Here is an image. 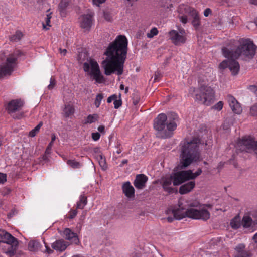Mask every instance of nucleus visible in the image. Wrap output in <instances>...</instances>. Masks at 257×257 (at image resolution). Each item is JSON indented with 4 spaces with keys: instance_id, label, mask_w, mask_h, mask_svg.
Masks as SVG:
<instances>
[{
    "instance_id": "de8ad7c7",
    "label": "nucleus",
    "mask_w": 257,
    "mask_h": 257,
    "mask_svg": "<svg viewBox=\"0 0 257 257\" xmlns=\"http://www.w3.org/2000/svg\"><path fill=\"white\" fill-rule=\"evenodd\" d=\"M6 174L0 173V183L3 184L7 181Z\"/></svg>"
},
{
    "instance_id": "1a4fd4ad",
    "label": "nucleus",
    "mask_w": 257,
    "mask_h": 257,
    "mask_svg": "<svg viewBox=\"0 0 257 257\" xmlns=\"http://www.w3.org/2000/svg\"><path fill=\"white\" fill-rule=\"evenodd\" d=\"M18 57V53L9 55L6 62L0 66V78L11 75L17 65Z\"/></svg>"
},
{
    "instance_id": "4c0bfd02",
    "label": "nucleus",
    "mask_w": 257,
    "mask_h": 257,
    "mask_svg": "<svg viewBox=\"0 0 257 257\" xmlns=\"http://www.w3.org/2000/svg\"><path fill=\"white\" fill-rule=\"evenodd\" d=\"M114 107L115 109H118L122 105V101L120 98V95H119V98L117 97V98L115 99L113 102Z\"/></svg>"
},
{
    "instance_id": "58836bf2",
    "label": "nucleus",
    "mask_w": 257,
    "mask_h": 257,
    "mask_svg": "<svg viewBox=\"0 0 257 257\" xmlns=\"http://www.w3.org/2000/svg\"><path fill=\"white\" fill-rule=\"evenodd\" d=\"M158 33V31L156 28H152L149 33L147 34V37L148 38H152L154 36L157 35Z\"/></svg>"
},
{
    "instance_id": "338daca9",
    "label": "nucleus",
    "mask_w": 257,
    "mask_h": 257,
    "mask_svg": "<svg viewBox=\"0 0 257 257\" xmlns=\"http://www.w3.org/2000/svg\"><path fill=\"white\" fill-rule=\"evenodd\" d=\"M60 52L61 54L65 55L67 52V50L65 49H60Z\"/></svg>"
},
{
    "instance_id": "6e6552de",
    "label": "nucleus",
    "mask_w": 257,
    "mask_h": 257,
    "mask_svg": "<svg viewBox=\"0 0 257 257\" xmlns=\"http://www.w3.org/2000/svg\"><path fill=\"white\" fill-rule=\"evenodd\" d=\"M202 172L201 168L198 169L195 173H193L191 170L177 172L173 175V185L178 186L185 181L194 179L199 176Z\"/></svg>"
},
{
    "instance_id": "4be33fe9",
    "label": "nucleus",
    "mask_w": 257,
    "mask_h": 257,
    "mask_svg": "<svg viewBox=\"0 0 257 257\" xmlns=\"http://www.w3.org/2000/svg\"><path fill=\"white\" fill-rule=\"evenodd\" d=\"M195 182L194 181H190L181 185L179 188V193L185 194L190 192L195 187Z\"/></svg>"
},
{
    "instance_id": "2f4dec72",
    "label": "nucleus",
    "mask_w": 257,
    "mask_h": 257,
    "mask_svg": "<svg viewBox=\"0 0 257 257\" xmlns=\"http://www.w3.org/2000/svg\"><path fill=\"white\" fill-rule=\"evenodd\" d=\"M67 163L68 165L74 169L80 168L81 167V164L74 160H68L67 161Z\"/></svg>"
},
{
    "instance_id": "b1692460",
    "label": "nucleus",
    "mask_w": 257,
    "mask_h": 257,
    "mask_svg": "<svg viewBox=\"0 0 257 257\" xmlns=\"http://www.w3.org/2000/svg\"><path fill=\"white\" fill-rule=\"evenodd\" d=\"M254 222L250 216L246 215L243 217L241 224L244 228H247L251 227Z\"/></svg>"
},
{
    "instance_id": "3c124183",
    "label": "nucleus",
    "mask_w": 257,
    "mask_h": 257,
    "mask_svg": "<svg viewBox=\"0 0 257 257\" xmlns=\"http://www.w3.org/2000/svg\"><path fill=\"white\" fill-rule=\"evenodd\" d=\"M11 190L9 188H5L3 189V190L2 191V194L4 196H6L8 195L10 192Z\"/></svg>"
},
{
    "instance_id": "a19ab883",
    "label": "nucleus",
    "mask_w": 257,
    "mask_h": 257,
    "mask_svg": "<svg viewBox=\"0 0 257 257\" xmlns=\"http://www.w3.org/2000/svg\"><path fill=\"white\" fill-rule=\"evenodd\" d=\"M133 103L134 105H137L140 101V97L137 94H134L133 96Z\"/></svg>"
},
{
    "instance_id": "13d9d810",
    "label": "nucleus",
    "mask_w": 257,
    "mask_h": 257,
    "mask_svg": "<svg viewBox=\"0 0 257 257\" xmlns=\"http://www.w3.org/2000/svg\"><path fill=\"white\" fill-rule=\"evenodd\" d=\"M211 13V10L209 8L206 9L204 11V15L205 17H208Z\"/></svg>"
},
{
    "instance_id": "39448f33",
    "label": "nucleus",
    "mask_w": 257,
    "mask_h": 257,
    "mask_svg": "<svg viewBox=\"0 0 257 257\" xmlns=\"http://www.w3.org/2000/svg\"><path fill=\"white\" fill-rule=\"evenodd\" d=\"M199 140L197 138H194L189 142H184L180 149L178 169H185L193 162H196L199 160Z\"/></svg>"
},
{
    "instance_id": "0e129e2a",
    "label": "nucleus",
    "mask_w": 257,
    "mask_h": 257,
    "mask_svg": "<svg viewBox=\"0 0 257 257\" xmlns=\"http://www.w3.org/2000/svg\"><path fill=\"white\" fill-rule=\"evenodd\" d=\"M252 217L254 219V221L255 222V224H257V212H255L253 214H252Z\"/></svg>"
},
{
    "instance_id": "473e14b6",
    "label": "nucleus",
    "mask_w": 257,
    "mask_h": 257,
    "mask_svg": "<svg viewBox=\"0 0 257 257\" xmlns=\"http://www.w3.org/2000/svg\"><path fill=\"white\" fill-rule=\"evenodd\" d=\"M103 98L104 94L102 93H99L96 95L94 104L97 108L99 107L100 105L101 101Z\"/></svg>"
},
{
    "instance_id": "7ed1b4c3",
    "label": "nucleus",
    "mask_w": 257,
    "mask_h": 257,
    "mask_svg": "<svg viewBox=\"0 0 257 257\" xmlns=\"http://www.w3.org/2000/svg\"><path fill=\"white\" fill-rule=\"evenodd\" d=\"M166 214L168 216L167 220L169 222H172L174 219L180 220L186 217L205 221L210 216L209 211L205 208L197 209L191 208L185 210L180 204H179L178 207L169 208L166 211Z\"/></svg>"
},
{
    "instance_id": "8fccbe9b",
    "label": "nucleus",
    "mask_w": 257,
    "mask_h": 257,
    "mask_svg": "<svg viewBox=\"0 0 257 257\" xmlns=\"http://www.w3.org/2000/svg\"><path fill=\"white\" fill-rule=\"evenodd\" d=\"M100 137V135L99 133H93L92 134V138L94 141H97L99 139Z\"/></svg>"
},
{
    "instance_id": "864d4df0",
    "label": "nucleus",
    "mask_w": 257,
    "mask_h": 257,
    "mask_svg": "<svg viewBox=\"0 0 257 257\" xmlns=\"http://www.w3.org/2000/svg\"><path fill=\"white\" fill-rule=\"evenodd\" d=\"M179 19L180 21L183 24H186L187 22V17L186 16H181L179 17Z\"/></svg>"
},
{
    "instance_id": "49530a36",
    "label": "nucleus",
    "mask_w": 257,
    "mask_h": 257,
    "mask_svg": "<svg viewBox=\"0 0 257 257\" xmlns=\"http://www.w3.org/2000/svg\"><path fill=\"white\" fill-rule=\"evenodd\" d=\"M55 85V79L51 77L50 81V84L48 85V88L49 89H52Z\"/></svg>"
},
{
    "instance_id": "0eeeda50",
    "label": "nucleus",
    "mask_w": 257,
    "mask_h": 257,
    "mask_svg": "<svg viewBox=\"0 0 257 257\" xmlns=\"http://www.w3.org/2000/svg\"><path fill=\"white\" fill-rule=\"evenodd\" d=\"M83 69L85 72H87L88 75L96 81V82L101 83L104 81V77L95 60L90 59L89 62H85L83 64Z\"/></svg>"
},
{
    "instance_id": "37998d69",
    "label": "nucleus",
    "mask_w": 257,
    "mask_h": 257,
    "mask_svg": "<svg viewBox=\"0 0 257 257\" xmlns=\"http://www.w3.org/2000/svg\"><path fill=\"white\" fill-rule=\"evenodd\" d=\"M77 211L75 210H71L69 212L68 218L70 219H73L77 215Z\"/></svg>"
},
{
    "instance_id": "9b49d317",
    "label": "nucleus",
    "mask_w": 257,
    "mask_h": 257,
    "mask_svg": "<svg viewBox=\"0 0 257 257\" xmlns=\"http://www.w3.org/2000/svg\"><path fill=\"white\" fill-rule=\"evenodd\" d=\"M24 105V102L21 99H15L11 101L8 104L7 109L9 114L14 119H21L23 116V113L15 114V112L19 111Z\"/></svg>"
},
{
    "instance_id": "72a5a7b5",
    "label": "nucleus",
    "mask_w": 257,
    "mask_h": 257,
    "mask_svg": "<svg viewBox=\"0 0 257 257\" xmlns=\"http://www.w3.org/2000/svg\"><path fill=\"white\" fill-rule=\"evenodd\" d=\"M98 118V115L96 114L93 115H89L85 121V123H92L95 122Z\"/></svg>"
},
{
    "instance_id": "f3484780",
    "label": "nucleus",
    "mask_w": 257,
    "mask_h": 257,
    "mask_svg": "<svg viewBox=\"0 0 257 257\" xmlns=\"http://www.w3.org/2000/svg\"><path fill=\"white\" fill-rule=\"evenodd\" d=\"M148 177L144 174H139L136 177L134 181L135 187L138 189H143L146 186Z\"/></svg>"
},
{
    "instance_id": "dca6fc26",
    "label": "nucleus",
    "mask_w": 257,
    "mask_h": 257,
    "mask_svg": "<svg viewBox=\"0 0 257 257\" xmlns=\"http://www.w3.org/2000/svg\"><path fill=\"white\" fill-rule=\"evenodd\" d=\"M227 99L232 111L236 114H240L242 111V107L236 99L231 95H228Z\"/></svg>"
},
{
    "instance_id": "f704fd0d",
    "label": "nucleus",
    "mask_w": 257,
    "mask_h": 257,
    "mask_svg": "<svg viewBox=\"0 0 257 257\" xmlns=\"http://www.w3.org/2000/svg\"><path fill=\"white\" fill-rule=\"evenodd\" d=\"M51 18V13L47 14V16L45 18L46 24H45L44 23H43V27L44 29H45L46 30L49 29V28H47V26H48V27L51 26V25H50Z\"/></svg>"
},
{
    "instance_id": "412c9836",
    "label": "nucleus",
    "mask_w": 257,
    "mask_h": 257,
    "mask_svg": "<svg viewBox=\"0 0 257 257\" xmlns=\"http://www.w3.org/2000/svg\"><path fill=\"white\" fill-rule=\"evenodd\" d=\"M172 182L173 183V176L165 178L163 180L162 187L164 190L169 193H172L173 191V188L171 186Z\"/></svg>"
},
{
    "instance_id": "052dcab7",
    "label": "nucleus",
    "mask_w": 257,
    "mask_h": 257,
    "mask_svg": "<svg viewBox=\"0 0 257 257\" xmlns=\"http://www.w3.org/2000/svg\"><path fill=\"white\" fill-rule=\"evenodd\" d=\"M98 130L99 132L104 133L105 130V127L104 125H100L98 127Z\"/></svg>"
},
{
    "instance_id": "f257e3e1",
    "label": "nucleus",
    "mask_w": 257,
    "mask_h": 257,
    "mask_svg": "<svg viewBox=\"0 0 257 257\" xmlns=\"http://www.w3.org/2000/svg\"><path fill=\"white\" fill-rule=\"evenodd\" d=\"M127 45V39L124 35H118L114 41L110 43L104 53L106 58L102 63L106 75L115 73L119 76L123 74Z\"/></svg>"
},
{
    "instance_id": "a878e982",
    "label": "nucleus",
    "mask_w": 257,
    "mask_h": 257,
    "mask_svg": "<svg viewBox=\"0 0 257 257\" xmlns=\"http://www.w3.org/2000/svg\"><path fill=\"white\" fill-rule=\"evenodd\" d=\"M87 203V200L86 196L84 195H81L79 197V200L77 203V209H82Z\"/></svg>"
},
{
    "instance_id": "c756f323",
    "label": "nucleus",
    "mask_w": 257,
    "mask_h": 257,
    "mask_svg": "<svg viewBox=\"0 0 257 257\" xmlns=\"http://www.w3.org/2000/svg\"><path fill=\"white\" fill-rule=\"evenodd\" d=\"M23 35L20 31H17L15 34L10 37V40L12 42H18L21 40Z\"/></svg>"
},
{
    "instance_id": "c03bdc74",
    "label": "nucleus",
    "mask_w": 257,
    "mask_h": 257,
    "mask_svg": "<svg viewBox=\"0 0 257 257\" xmlns=\"http://www.w3.org/2000/svg\"><path fill=\"white\" fill-rule=\"evenodd\" d=\"M115 148L116 149L115 152L117 154H119L122 151V148L121 147V145L118 142H117V143H116V145L115 146Z\"/></svg>"
},
{
    "instance_id": "6ab92c4d",
    "label": "nucleus",
    "mask_w": 257,
    "mask_h": 257,
    "mask_svg": "<svg viewBox=\"0 0 257 257\" xmlns=\"http://www.w3.org/2000/svg\"><path fill=\"white\" fill-rule=\"evenodd\" d=\"M123 193L126 197L132 198L135 196V189L129 181L124 183L122 186Z\"/></svg>"
},
{
    "instance_id": "f03ea898",
    "label": "nucleus",
    "mask_w": 257,
    "mask_h": 257,
    "mask_svg": "<svg viewBox=\"0 0 257 257\" xmlns=\"http://www.w3.org/2000/svg\"><path fill=\"white\" fill-rule=\"evenodd\" d=\"M256 48L253 42L247 39L242 41L234 51H231L225 47L222 48L223 55L228 59L223 61L220 64L219 67L221 69L228 67L232 75L237 74L240 66L238 62L235 60L240 56L243 59L252 58L255 55Z\"/></svg>"
},
{
    "instance_id": "393cba45",
    "label": "nucleus",
    "mask_w": 257,
    "mask_h": 257,
    "mask_svg": "<svg viewBox=\"0 0 257 257\" xmlns=\"http://www.w3.org/2000/svg\"><path fill=\"white\" fill-rule=\"evenodd\" d=\"M41 246L40 243L37 241H30L28 243V249L31 251H37Z\"/></svg>"
},
{
    "instance_id": "79ce46f5",
    "label": "nucleus",
    "mask_w": 257,
    "mask_h": 257,
    "mask_svg": "<svg viewBox=\"0 0 257 257\" xmlns=\"http://www.w3.org/2000/svg\"><path fill=\"white\" fill-rule=\"evenodd\" d=\"M192 24L195 28H198L200 25V18H197L193 19Z\"/></svg>"
},
{
    "instance_id": "7c9ffc66",
    "label": "nucleus",
    "mask_w": 257,
    "mask_h": 257,
    "mask_svg": "<svg viewBox=\"0 0 257 257\" xmlns=\"http://www.w3.org/2000/svg\"><path fill=\"white\" fill-rule=\"evenodd\" d=\"M43 125V122L42 121L40 122L39 124L34 127L33 130H32L30 132L29 136L31 137H35L36 134L39 132L40 128Z\"/></svg>"
},
{
    "instance_id": "20e7f679",
    "label": "nucleus",
    "mask_w": 257,
    "mask_h": 257,
    "mask_svg": "<svg viewBox=\"0 0 257 257\" xmlns=\"http://www.w3.org/2000/svg\"><path fill=\"white\" fill-rule=\"evenodd\" d=\"M178 116L174 112L168 116L164 113L159 114L155 119L154 127L157 131L156 135L158 138L166 139L173 136V131L177 127Z\"/></svg>"
},
{
    "instance_id": "2eb2a0df",
    "label": "nucleus",
    "mask_w": 257,
    "mask_h": 257,
    "mask_svg": "<svg viewBox=\"0 0 257 257\" xmlns=\"http://www.w3.org/2000/svg\"><path fill=\"white\" fill-rule=\"evenodd\" d=\"M93 13H89L81 16L80 18L81 27L86 30H89L92 25Z\"/></svg>"
},
{
    "instance_id": "ddd939ff",
    "label": "nucleus",
    "mask_w": 257,
    "mask_h": 257,
    "mask_svg": "<svg viewBox=\"0 0 257 257\" xmlns=\"http://www.w3.org/2000/svg\"><path fill=\"white\" fill-rule=\"evenodd\" d=\"M169 36L171 42L176 46H180L185 43L186 41L185 33L183 30L179 31L172 30L169 32Z\"/></svg>"
},
{
    "instance_id": "4d7b16f0",
    "label": "nucleus",
    "mask_w": 257,
    "mask_h": 257,
    "mask_svg": "<svg viewBox=\"0 0 257 257\" xmlns=\"http://www.w3.org/2000/svg\"><path fill=\"white\" fill-rule=\"evenodd\" d=\"M252 152H254L257 157V141L255 140L252 147Z\"/></svg>"
},
{
    "instance_id": "5fc2aeb1",
    "label": "nucleus",
    "mask_w": 257,
    "mask_h": 257,
    "mask_svg": "<svg viewBox=\"0 0 257 257\" xmlns=\"http://www.w3.org/2000/svg\"><path fill=\"white\" fill-rule=\"evenodd\" d=\"M106 0H93V4L97 6H99L100 4L104 3Z\"/></svg>"
},
{
    "instance_id": "680f3d73",
    "label": "nucleus",
    "mask_w": 257,
    "mask_h": 257,
    "mask_svg": "<svg viewBox=\"0 0 257 257\" xmlns=\"http://www.w3.org/2000/svg\"><path fill=\"white\" fill-rule=\"evenodd\" d=\"M160 75V73L159 72H157L155 74L154 76V81H157L158 80V79Z\"/></svg>"
},
{
    "instance_id": "c9c22d12",
    "label": "nucleus",
    "mask_w": 257,
    "mask_h": 257,
    "mask_svg": "<svg viewBox=\"0 0 257 257\" xmlns=\"http://www.w3.org/2000/svg\"><path fill=\"white\" fill-rule=\"evenodd\" d=\"M250 114L252 116H257V103L250 107Z\"/></svg>"
},
{
    "instance_id": "5701e85b",
    "label": "nucleus",
    "mask_w": 257,
    "mask_h": 257,
    "mask_svg": "<svg viewBox=\"0 0 257 257\" xmlns=\"http://www.w3.org/2000/svg\"><path fill=\"white\" fill-rule=\"evenodd\" d=\"M70 0H61L58 6V11L62 17L66 15V9L68 6Z\"/></svg>"
},
{
    "instance_id": "603ef678",
    "label": "nucleus",
    "mask_w": 257,
    "mask_h": 257,
    "mask_svg": "<svg viewBox=\"0 0 257 257\" xmlns=\"http://www.w3.org/2000/svg\"><path fill=\"white\" fill-rule=\"evenodd\" d=\"M116 98L117 95L116 94L112 95L107 98V102L109 103H111L112 101H114Z\"/></svg>"
},
{
    "instance_id": "09e8293b",
    "label": "nucleus",
    "mask_w": 257,
    "mask_h": 257,
    "mask_svg": "<svg viewBox=\"0 0 257 257\" xmlns=\"http://www.w3.org/2000/svg\"><path fill=\"white\" fill-rule=\"evenodd\" d=\"M50 154L46 153L45 152L44 154L42 157V159L45 163L49 162V155Z\"/></svg>"
},
{
    "instance_id": "aec40b11",
    "label": "nucleus",
    "mask_w": 257,
    "mask_h": 257,
    "mask_svg": "<svg viewBox=\"0 0 257 257\" xmlns=\"http://www.w3.org/2000/svg\"><path fill=\"white\" fill-rule=\"evenodd\" d=\"M69 245V243L63 239H59L55 241L52 244V247L57 250L62 252L66 249Z\"/></svg>"
},
{
    "instance_id": "c85d7f7f",
    "label": "nucleus",
    "mask_w": 257,
    "mask_h": 257,
    "mask_svg": "<svg viewBox=\"0 0 257 257\" xmlns=\"http://www.w3.org/2000/svg\"><path fill=\"white\" fill-rule=\"evenodd\" d=\"M97 159L102 169L103 170H106L107 168V166L106 165L105 159L103 157L102 154H99V156L97 157Z\"/></svg>"
},
{
    "instance_id": "bf43d9fd",
    "label": "nucleus",
    "mask_w": 257,
    "mask_h": 257,
    "mask_svg": "<svg viewBox=\"0 0 257 257\" xmlns=\"http://www.w3.org/2000/svg\"><path fill=\"white\" fill-rule=\"evenodd\" d=\"M94 152L95 153L96 157L99 156V154H102L99 148H96L94 149Z\"/></svg>"
},
{
    "instance_id": "a211bd4d",
    "label": "nucleus",
    "mask_w": 257,
    "mask_h": 257,
    "mask_svg": "<svg viewBox=\"0 0 257 257\" xmlns=\"http://www.w3.org/2000/svg\"><path fill=\"white\" fill-rule=\"evenodd\" d=\"M63 234L65 239L69 240L71 243L77 244L79 242L76 233L72 231L69 228H66L63 232Z\"/></svg>"
},
{
    "instance_id": "423d86ee",
    "label": "nucleus",
    "mask_w": 257,
    "mask_h": 257,
    "mask_svg": "<svg viewBox=\"0 0 257 257\" xmlns=\"http://www.w3.org/2000/svg\"><path fill=\"white\" fill-rule=\"evenodd\" d=\"M189 93L195 102L206 106L211 105L215 99V91L210 86L205 84L197 88H190Z\"/></svg>"
},
{
    "instance_id": "e433bc0d",
    "label": "nucleus",
    "mask_w": 257,
    "mask_h": 257,
    "mask_svg": "<svg viewBox=\"0 0 257 257\" xmlns=\"http://www.w3.org/2000/svg\"><path fill=\"white\" fill-rule=\"evenodd\" d=\"M189 16L191 17L193 19L195 18H199L198 12L194 9L191 8L189 10Z\"/></svg>"
},
{
    "instance_id": "69168bd1",
    "label": "nucleus",
    "mask_w": 257,
    "mask_h": 257,
    "mask_svg": "<svg viewBox=\"0 0 257 257\" xmlns=\"http://www.w3.org/2000/svg\"><path fill=\"white\" fill-rule=\"evenodd\" d=\"M56 140V136L54 134H52L51 135V141L50 143H52L53 144L54 141Z\"/></svg>"
},
{
    "instance_id": "4468645a",
    "label": "nucleus",
    "mask_w": 257,
    "mask_h": 257,
    "mask_svg": "<svg viewBox=\"0 0 257 257\" xmlns=\"http://www.w3.org/2000/svg\"><path fill=\"white\" fill-rule=\"evenodd\" d=\"M234 257H252V253L244 244L240 243L234 248Z\"/></svg>"
},
{
    "instance_id": "ea45409f",
    "label": "nucleus",
    "mask_w": 257,
    "mask_h": 257,
    "mask_svg": "<svg viewBox=\"0 0 257 257\" xmlns=\"http://www.w3.org/2000/svg\"><path fill=\"white\" fill-rule=\"evenodd\" d=\"M223 106V103L222 101H219L215 105L213 106V108L218 111L221 110Z\"/></svg>"
},
{
    "instance_id": "774afa93",
    "label": "nucleus",
    "mask_w": 257,
    "mask_h": 257,
    "mask_svg": "<svg viewBox=\"0 0 257 257\" xmlns=\"http://www.w3.org/2000/svg\"><path fill=\"white\" fill-rule=\"evenodd\" d=\"M252 239L257 243V232L253 236Z\"/></svg>"
},
{
    "instance_id": "f8f14e48",
    "label": "nucleus",
    "mask_w": 257,
    "mask_h": 257,
    "mask_svg": "<svg viewBox=\"0 0 257 257\" xmlns=\"http://www.w3.org/2000/svg\"><path fill=\"white\" fill-rule=\"evenodd\" d=\"M255 139L250 136H245L239 140L236 144V149L240 152H252V147Z\"/></svg>"
},
{
    "instance_id": "cd10ccee",
    "label": "nucleus",
    "mask_w": 257,
    "mask_h": 257,
    "mask_svg": "<svg viewBox=\"0 0 257 257\" xmlns=\"http://www.w3.org/2000/svg\"><path fill=\"white\" fill-rule=\"evenodd\" d=\"M240 219L239 216L234 217L230 221V225L233 229H238L241 226Z\"/></svg>"
},
{
    "instance_id": "bb28decb",
    "label": "nucleus",
    "mask_w": 257,
    "mask_h": 257,
    "mask_svg": "<svg viewBox=\"0 0 257 257\" xmlns=\"http://www.w3.org/2000/svg\"><path fill=\"white\" fill-rule=\"evenodd\" d=\"M63 112L65 116L67 117L74 113V108L73 106L70 104L65 105Z\"/></svg>"
},
{
    "instance_id": "e2e57ef3",
    "label": "nucleus",
    "mask_w": 257,
    "mask_h": 257,
    "mask_svg": "<svg viewBox=\"0 0 257 257\" xmlns=\"http://www.w3.org/2000/svg\"><path fill=\"white\" fill-rule=\"evenodd\" d=\"M128 163V160L127 159L123 160L121 163V164L119 165V166L120 167H122L123 166V165L125 164H127Z\"/></svg>"
},
{
    "instance_id": "a18cd8bd",
    "label": "nucleus",
    "mask_w": 257,
    "mask_h": 257,
    "mask_svg": "<svg viewBox=\"0 0 257 257\" xmlns=\"http://www.w3.org/2000/svg\"><path fill=\"white\" fill-rule=\"evenodd\" d=\"M248 89L257 96V86L250 85L248 87Z\"/></svg>"
},
{
    "instance_id": "9d476101",
    "label": "nucleus",
    "mask_w": 257,
    "mask_h": 257,
    "mask_svg": "<svg viewBox=\"0 0 257 257\" xmlns=\"http://www.w3.org/2000/svg\"><path fill=\"white\" fill-rule=\"evenodd\" d=\"M0 242L10 245V248L6 253L10 256L14 255L18 245V241L16 238L5 230H0Z\"/></svg>"
},
{
    "instance_id": "6e6d98bb",
    "label": "nucleus",
    "mask_w": 257,
    "mask_h": 257,
    "mask_svg": "<svg viewBox=\"0 0 257 257\" xmlns=\"http://www.w3.org/2000/svg\"><path fill=\"white\" fill-rule=\"evenodd\" d=\"M53 143H49V144H48V146L47 147V148L45 150V152L46 153H47V154H50L51 153V148H52V145H53Z\"/></svg>"
}]
</instances>
